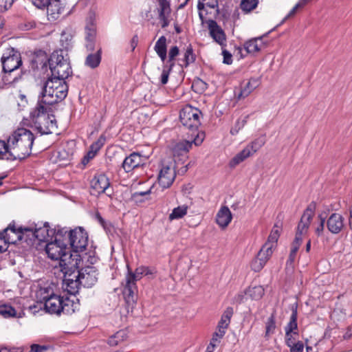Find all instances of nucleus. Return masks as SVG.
Here are the masks:
<instances>
[{
	"label": "nucleus",
	"mask_w": 352,
	"mask_h": 352,
	"mask_svg": "<svg viewBox=\"0 0 352 352\" xmlns=\"http://www.w3.org/2000/svg\"><path fill=\"white\" fill-rule=\"evenodd\" d=\"M68 85L65 80L54 77H48L44 82L38 100L47 105H52L63 100L67 96Z\"/></svg>",
	"instance_id": "1"
},
{
	"label": "nucleus",
	"mask_w": 352,
	"mask_h": 352,
	"mask_svg": "<svg viewBox=\"0 0 352 352\" xmlns=\"http://www.w3.org/2000/svg\"><path fill=\"white\" fill-rule=\"evenodd\" d=\"M34 140V134L24 128L18 129L8 138L11 151L19 157L17 160L25 159L30 155Z\"/></svg>",
	"instance_id": "2"
},
{
	"label": "nucleus",
	"mask_w": 352,
	"mask_h": 352,
	"mask_svg": "<svg viewBox=\"0 0 352 352\" xmlns=\"http://www.w3.org/2000/svg\"><path fill=\"white\" fill-rule=\"evenodd\" d=\"M47 110L44 104L38 102L30 113L32 126L41 135L52 133L57 129L55 116L48 113Z\"/></svg>",
	"instance_id": "3"
},
{
	"label": "nucleus",
	"mask_w": 352,
	"mask_h": 352,
	"mask_svg": "<svg viewBox=\"0 0 352 352\" xmlns=\"http://www.w3.org/2000/svg\"><path fill=\"white\" fill-rule=\"evenodd\" d=\"M45 252L52 260H59L60 266L66 269L76 265V261L73 258L79 256V254H73L69 248L55 240L47 243Z\"/></svg>",
	"instance_id": "4"
},
{
	"label": "nucleus",
	"mask_w": 352,
	"mask_h": 352,
	"mask_svg": "<svg viewBox=\"0 0 352 352\" xmlns=\"http://www.w3.org/2000/svg\"><path fill=\"white\" fill-rule=\"evenodd\" d=\"M315 209L316 205L314 202H311L304 211L297 227L296 234L292 243V249L287 263L292 264L294 261L302 241L301 236L307 232L314 215Z\"/></svg>",
	"instance_id": "5"
},
{
	"label": "nucleus",
	"mask_w": 352,
	"mask_h": 352,
	"mask_svg": "<svg viewBox=\"0 0 352 352\" xmlns=\"http://www.w3.org/2000/svg\"><path fill=\"white\" fill-rule=\"evenodd\" d=\"M49 67L52 75L50 77L65 80L72 73L68 58L63 55V51L54 52L49 58Z\"/></svg>",
	"instance_id": "6"
},
{
	"label": "nucleus",
	"mask_w": 352,
	"mask_h": 352,
	"mask_svg": "<svg viewBox=\"0 0 352 352\" xmlns=\"http://www.w3.org/2000/svg\"><path fill=\"white\" fill-rule=\"evenodd\" d=\"M49 228V223L45 222L43 227H38V224H34L28 226L27 228L20 229L21 241L24 239L28 243H34L36 239L38 241H47L48 238L55 232Z\"/></svg>",
	"instance_id": "7"
},
{
	"label": "nucleus",
	"mask_w": 352,
	"mask_h": 352,
	"mask_svg": "<svg viewBox=\"0 0 352 352\" xmlns=\"http://www.w3.org/2000/svg\"><path fill=\"white\" fill-rule=\"evenodd\" d=\"M69 248L74 253L78 254L83 252L88 245L87 232L82 227H78L69 232Z\"/></svg>",
	"instance_id": "8"
},
{
	"label": "nucleus",
	"mask_w": 352,
	"mask_h": 352,
	"mask_svg": "<svg viewBox=\"0 0 352 352\" xmlns=\"http://www.w3.org/2000/svg\"><path fill=\"white\" fill-rule=\"evenodd\" d=\"M201 111L191 106H186L179 113V119L184 126L193 133L196 132L201 124L199 117Z\"/></svg>",
	"instance_id": "9"
},
{
	"label": "nucleus",
	"mask_w": 352,
	"mask_h": 352,
	"mask_svg": "<svg viewBox=\"0 0 352 352\" xmlns=\"http://www.w3.org/2000/svg\"><path fill=\"white\" fill-rule=\"evenodd\" d=\"M1 62L2 69L5 74H10L16 70L22 65L21 54L14 48H8L3 53Z\"/></svg>",
	"instance_id": "10"
},
{
	"label": "nucleus",
	"mask_w": 352,
	"mask_h": 352,
	"mask_svg": "<svg viewBox=\"0 0 352 352\" xmlns=\"http://www.w3.org/2000/svg\"><path fill=\"white\" fill-rule=\"evenodd\" d=\"M265 144V140L263 138H258L248 144L241 152L237 153L230 161V166H235L243 162L248 157L254 155Z\"/></svg>",
	"instance_id": "11"
},
{
	"label": "nucleus",
	"mask_w": 352,
	"mask_h": 352,
	"mask_svg": "<svg viewBox=\"0 0 352 352\" xmlns=\"http://www.w3.org/2000/svg\"><path fill=\"white\" fill-rule=\"evenodd\" d=\"M202 141V139L198 138V134H197L196 137L192 140H183L177 143L173 149L174 157H181L182 158L178 159V161H182L184 159L188 158V153L192 148V144H194L195 146H198L201 144ZM176 162L177 160L175 159V163H176Z\"/></svg>",
	"instance_id": "12"
},
{
	"label": "nucleus",
	"mask_w": 352,
	"mask_h": 352,
	"mask_svg": "<svg viewBox=\"0 0 352 352\" xmlns=\"http://www.w3.org/2000/svg\"><path fill=\"white\" fill-rule=\"evenodd\" d=\"M175 168V164L173 162H170L168 164H162L158 175V182L163 188H169L173 183L176 177Z\"/></svg>",
	"instance_id": "13"
},
{
	"label": "nucleus",
	"mask_w": 352,
	"mask_h": 352,
	"mask_svg": "<svg viewBox=\"0 0 352 352\" xmlns=\"http://www.w3.org/2000/svg\"><path fill=\"white\" fill-rule=\"evenodd\" d=\"M8 231H10L14 234L15 233L13 225L8 226L2 232H0V253L6 252L8 248L9 244H14L17 241H21V235H18L16 237H13V236H10V234H8ZM16 232L18 234H21L20 230Z\"/></svg>",
	"instance_id": "14"
},
{
	"label": "nucleus",
	"mask_w": 352,
	"mask_h": 352,
	"mask_svg": "<svg viewBox=\"0 0 352 352\" xmlns=\"http://www.w3.org/2000/svg\"><path fill=\"white\" fill-rule=\"evenodd\" d=\"M209 34L212 39L222 47L226 45V35L223 29L218 25L216 21L209 19L207 21Z\"/></svg>",
	"instance_id": "15"
},
{
	"label": "nucleus",
	"mask_w": 352,
	"mask_h": 352,
	"mask_svg": "<svg viewBox=\"0 0 352 352\" xmlns=\"http://www.w3.org/2000/svg\"><path fill=\"white\" fill-rule=\"evenodd\" d=\"M80 280L82 285L85 287H91L98 280V271L94 266L87 265L80 269Z\"/></svg>",
	"instance_id": "16"
},
{
	"label": "nucleus",
	"mask_w": 352,
	"mask_h": 352,
	"mask_svg": "<svg viewBox=\"0 0 352 352\" xmlns=\"http://www.w3.org/2000/svg\"><path fill=\"white\" fill-rule=\"evenodd\" d=\"M122 294L127 305L128 311L129 309H133L137 300V286L135 283L126 279V284L124 287Z\"/></svg>",
	"instance_id": "17"
},
{
	"label": "nucleus",
	"mask_w": 352,
	"mask_h": 352,
	"mask_svg": "<svg viewBox=\"0 0 352 352\" xmlns=\"http://www.w3.org/2000/svg\"><path fill=\"white\" fill-rule=\"evenodd\" d=\"M328 230L332 234L340 233L344 227V217L338 213H333L327 221Z\"/></svg>",
	"instance_id": "18"
},
{
	"label": "nucleus",
	"mask_w": 352,
	"mask_h": 352,
	"mask_svg": "<svg viewBox=\"0 0 352 352\" xmlns=\"http://www.w3.org/2000/svg\"><path fill=\"white\" fill-rule=\"evenodd\" d=\"M110 185L108 177L104 174L94 176L91 182V186L96 193L101 194L106 192Z\"/></svg>",
	"instance_id": "19"
},
{
	"label": "nucleus",
	"mask_w": 352,
	"mask_h": 352,
	"mask_svg": "<svg viewBox=\"0 0 352 352\" xmlns=\"http://www.w3.org/2000/svg\"><path fill=\"white\" fill-rule=\"evenodd\" d=\"M143 164L142 155L138 153H132L122 162V166L126 173H129Z\"/></svg>",
	"instance_id": "20"
},
{
	"label": "nucleus",
	"mask_w": 352,
	"mask_h": 352,
	"mask_svg": "<svg viewBox=\"0 0 352 352\" xmlns=\"http://www.w3.org/2000/svg\"><path fill=\"white\" fill-rule=\"evenodd\" d=\"M45 9L47 19L52 22L58 19L64 10L60 0H52Z\"/></svg>",
	"instance_id": "21"
},
{
	"label": "nucleus",
	"mask_w": 352,
	"mask_h": 352,
	"mask_svg": "<svg viewBox=\"0 0 352 352\" xmlns=\"http://www.w3.org/2000/svg\"><path fill=\"white\" fill-rule=\"evenodd\" d=\"M62 297L56 294H52L45 300V308L50 314H60V306Z\"/></svg>",
	"instance_id": "22"
},
{
	"label": "nucleus",
	"mask_w": 352,
	"mask_h": 352,
	"mask_svg": "<svg viewBox=\"0 0 352 352\" xmlns=\"http://www.w3.org/2000/svg\"><path fill=\"white\" fill-rule=\"evenodd\" d=\"M49 58L47 53L42 50H36L34 52L32 58L31 60V67L33 69H38L39 67L44 68L47 67V63L49 64Z\"/></svg>",
	"instance_id": "23"
},
{
	"label": "nucleus",
	"mask_w": 352,
	"mask_h": 352,
	"mask_svg": "<svg viewBox=\"0 0 352 352\" xmlns=\"http://www.w3.org/2000/svg\"><path fill=\"white\" fill-rule=\"evenodd\" d=\"M73 259H75V261H76V265H74V266H72L71 268L68 269L62 267V271H63L65 274V279H80L81 272L80 267L82 257L79 254V256H75L73 258Z\"/></svg>",
	"instance_id": "24"
},
{
	"label": "nucleus",
	"mask_w": 352,
	"mask_h": 352,
	"mask_svg": "<svg viewBox=\"0 0 352 352\" xmlns=\"http://www.w3.org/2000/svg\"><path fill=\"white\" fill-rule=\"evenodd\" d=\"M232 213L228 206H222L216 216L217 223L221 228H226L232 220Z\"/></svg>",
	"instance_id": "25"
},
{
	"label": "nucleus",
	"mask_w": 352,
	"mask_h": 352,
	"mask_svg": "<svg viewBox=\"0 0 352 352\" xmlns=\"http://www.w3.org/2000/svg\"><path fill=\"white\" fill-rule=\"evenodd\" d=\"M96 30L94 24L87 25L85 28V47L87 51L95 50Z\"/></svg>",
	"instance_id": "26"
},
{
	"label": "nucleus",
	"mask_w": 352,
	"mask_h": 352,
	"mask_svg": "<svg viewBox=\"0 0 352 352\" xmlns=\"http://www.w3.org/2000/svg\"><path fill=\"white\" fill-rule=\"evenodd\" d=\"M297 318V305H296L292 306L289 321L285 327V333H293L294 335H298Z\"/></svg>",
	"instance_id": "27"
},
{
	"label": "nucleus",
	"mask_w": 352,
	"mask_h": 352,
	"mask_svg": "<svg viewBox=\"0 0 352 352\" xmlns=\"http://www.w3.org/2000/svg\"><path fill=\"white\" fill-rule=\"evenodd\" d=\"M17 157H19V155H16L15 153L11 151L8 140L6 142L0 140V160L13 161L17 160Z\"/></svg>",
	"instance_id": "28"
},
{
	"label": "nucleus",
	"mask_w": 352,
	"mask_h": 352,
	"mask_svg": "<svg viewBox=\"0 0 352 352\" xmlns=\"http://www.w3.org/2000/svg\"><path fill=\"white\" fill-rule=\"evenodd\" d=\"M102 59V49L100 47L96 53L89 54L85 59V65L91 69L98 67Z\"/></svg>",
	"instance_id": "29"
},
{
	"label": "nucleus",
	"mask_w": 352,
	"mask_h": 352,
	"mask_svg": "<svg viewBox=\"0 0 352 352\" xmlns=\"http://www.w3.org/2000/svg\"><path fill=\"white\" fill-rule=\"evenodd\" d=\"M263 46L262 37H257L245 42L244 49L248 53L254 54L259 52Z\"/></svg>",
	"instance_id": "30"
},
{
	"label": "nucleus",
	"mask_w": 352,
	"mask_h": 352,
	"mask_svg": "<svg viewBox=\"0 0 352 352\" xmlns=\"http://www.w3.org/2000/svg\"><path fill=\"white\" fill-rule=\"evenodd\" d=\"M258 78H251L249 81L242 87L239 97L245 98L248 96L260 85Z\"/></svg>",
	"instance_id": "31"
},
{
	"label": "nucleus",
	"mask_w": 352,
	"mask_h": 352,
	"mask_svg": "<svg viewBox=\"0 0 352 352\" xmlns=\"http://www.w3.org/2000/svg\"><path fill=\"white\" fill-rule=\"evenodd\" d=\"M233 314V308L231 307H227L221 316V320L218 323L217 328L226 330L230 323V320Z\"/></svg>",
	"instance_id": "32"
},
{
	"label": "nucleus",
	"mask_w": 352,
	"mask_h": 352,
	"mask_svg": "<svg viewBox=\"0 0 352 352\" xmlns=\"http://www.w3.org/2000/svg\"><path fill=\"white\" fill-rule=\"evenodd\" d=\"M196 60V56L193 53V49L191 44L186 47V52L184 54L183 63L180 64L182 67H187L190 64L193 63Z\"/></svg>",
	"instance_id": "33"
},
{
	"label": "nucleus",
	"mask_w": 352,
	"mask_h": 352,
	"mask_svg": "<svg viewBox=\"0 0 352 352\" xmlns=\"http://www.w3.org/2000/svg\"><path fill=\"white\" fill-rule=\"evenodd\" d=\"M126 337L127 333L126 331L120 330L117 331L115 334L109 337L107 343L111 346H117L119 343L126 340Z\"/></svg>",
	"instance_id": "34"
},
{
	"label": "nucleus",
	"mask_w": 352,
	"mask_h": 352,
	"mask_svg": "<svg viewBox=\"0 0 352 352\" xmlns=\"http://www.w3.org/2000/svg\"><path fill=\"white\" fill-rule=\"evenodd\" d=\"M69 230L66 228H59L55 233V241L63 243V245H69Z\"/></svg>",
	"instance_id": "35"
},
{
	"label": "nucleus",
	"mask_w": 352,
	"mask_h": 352,
	"mask_svg": "<svg viewBox=\"0 0 352 352\" xmlns=\"http://www.w3.org/2000/svg\"><path fill=\"white\" fill-rule=\"evenodd\" d=\"M225 333V329L217 328V331H215L212 335V338L210 340V345L207 348V352H212V351L210 350V346L214 348L216 346H217L220 343L221 339L224 336Z\"/></svg>",
	"instance_id": "36"
},
{
	"label": "nucleus",
	"mask_w": 352,
	"mask_h": 352,
	"mask_svg": "<svg viewBox=\"0 0 352 352\" xmlns=\"http://www.w3.org/2000/svg\"><path fill=\"white\" fill-rule=\"evenodd\" d=\"M66 285V289L71 294H75L78 292V288L80 285H82L81 280L75 279H65L64 280Z\"/></svg>",
	"instance_id": "37"
},
{
	"label": "nucleus",
	"mask_w": 352,
	"mask_h": 352,
	"mask_svg": "<svg viewBox=\"0 0 352 352\" xmlns=\"http://www.w3.org/2000/svg\"><path fill=\"white\" fill-rule=\"evenodd\" d=\"M143 275L144 276V266H140L135 269V272H129L126 279L136 283V281L142 278Z\"/></svg>",
	"instance_id": "38"
},
{
	"label": "nucleus",
	"mask_w": 352,
	"mask_h": 352,
	"mask_svg": "<svg viewBox=\"0 0 352 352\" xmlns=\"http://www.w3.org/2000/svg\"><path fill=\"white\" fill-rule=\"evenodd\" d=\"M188 207L186 206H178L175 208L172 212L169 214V219H178L182 218L187 213Z\"/></svg>",
	"instance_id": "39"
},
{
	"label": "nucleus",
	"mask_w": 352,
	"mask_h": 352,
	"mask_svg": "<svg viewBox=\"0 0 352 352\" xmlns=\"http://www.w3.org/2000/svg\"><path fill=\"white\" fill-rule=\"evenodd\" d=\"M248 294L254 300H259L264 294V289L262 286L258 285L250 287L248 289Z\"/></svg>",
	"instance_id": "40"
},
{
	"label": "nucleus",
	"mask_w": 352,
	"mask_h": 352,
	"mask_svg": "<svg viewBox=\"0 0 352 352\" xmlns=\"http://www.w3.org/2000/svg\"><path fill=\"white\" fill-rule=\"evenodd\" d=\"M62 305L60 306V313H63L65 314H69L74 312V309H72L73 301L69 300L68 297L64 298L62 297Z\"/></svg>",
	"instance_id": "41"
},
{
	"label": "nucleus",
	"mask_w": 352,
	"mask_h": 352,
	"mask_svg": "<svg viewBox=\"0 0 352 352\" xmlns=\"http://www.w3.org/2000/svg\"><path fill=\"white\" fill-rule=\"evenodd\" d=\"M249 117L250 116L247 115L243 119H238L234 126H232L230 129V133L233 135H236L239 131L246 124Z\"/></svg>",
	"instance_id": "42"
},
{
	"label": "nucleus",
	"mask_w": 352,
	"mask_h": 352,
	"mask_svg": "<svg viewBox=\"0 0 352 352\" xmlns=\"http://www.w3.org/2000/svg\"><path fill=\"white\" fill-rule=\"evenodd\" d=\"M265 336H268L270 334H272L274 333L276 329V320L275 316L274 314L267 318V322L265 323Z\"/></svg>",
	"instance_id": "43"
},
{
	"label": "nucleus",
	"mask_w": 352,
	"mask_h": 352,
	"mask_svg": "<svg viewBox=\"0 0 352 352\" xmlns=\"http://www.w3.org/2000/svg\"><path fill=\"white\" fill-rule=\"evenodd\" d=\"M16 311L12 306L8 305H0V315L5 318L14 317Z\"/></svg>",
	"instance_id": "44"
},
{
	"label": "nucleus",
	"mask_w": 352,
	"mask_h": 352,
	"mask_svg": "<svg viewBox=\"0 0 352 352\" xmlns=\"http://www.w3.org/2000/svg\"><path fill=\"white\" fill-rule=\"evenodd\" d=\"M159 2V16L168 15L170 13V3L167 0H157Z\"/></svg>",
	"instance_id": "45"
},
{
	"label": "nucleus",
	"mask_w": 352,
	"mask_h": 352,
	"mask_svg": "<svg viewBox=\"0 0 352 352\" xmlns=\"http://www.w3.org/2000/svg\"><path fill=\"white\" fill-rule=\"evenodd\" d=\"M258 3V0H242L240 6L243 11L250 12L256 8Z\"/></svg>",
	"instance_id": "46"
},
{
	"label": "nucleus",
	"mask_w": 352,
	"mask_h": 352,
	"mask_svg": "<svg viewBox=\"0 0 352 352\" xmlns=\"http://www.w3.org/2000/svg\"><path fill=\"white\" fill-rule=\"evenodd\" d=\"M154 49L157 54L167 52L166 38L164 36H162L159 38L155 45Z\"/></svg>",
	"instance_id": "47"
},
{
	"label": "nucleus",
	"mask_w": 352,
	"mask_h": 352,
	"mask_svg": "<svg viewBox=\"0 0 352 352\" xmlns=\"http://www.w3.org/2000/svg\"><path fill=\"white\" fill-rule=\"evenodd\" d=\"M280 233L277 226H274L272 230L267 241L265 243H270L272 246L275 247L276 243L279 238Z\"/></svg>",
	"instance_id": "48"
},
{
	"label": "nucleus",
	"mask_w": 352,
	"mask_h": 352,
	"mask_svg": "<svg viewBox=\"0 0 352 352\" xmlns=\"http://www.w3.org/2000/svg\"><path fill=\"white\" fill-rule=\"evenodd\" d=\"M175 63H173L168 65H164L161 75V82L162 85H166L168 81V77L170 72L173 69Z\"/></svg>",
	"instance_id": "49"
},
{
	"label": "nucleus",
	"mask_w": 352,
	"mask_h": 352,
	"mask_svg": "<svg viewBox=\"0 0 352 352\" xmlns=\"http://www.w3.org/2000/svg\"><path fill=\"white\" fill-rule=\"evenodd\" d=\"M106 140V136L104 134H102L96 142L91 144L90 146L91 149L98 152L104 146Z\"/></svg>",
	"instance_id": "50"
},
{
	"label": "nucleus",
	"mask_w": 352,
	"mask_h": 352,
	"mask_svg": "<svg viewBox=\"0 0 352 352\" xmlns=\"http://www.w3.org/2000/svg\"><path fill=\"white\" fill-rule=\"evenodd\" d=\"M265 265V263H264L263 260H260L256 257L251 263V268L254 272H259L263 268Z\"/></svg>",
	"instance_id": "51"
},
{
	"label": "nucleus",
	"mask_w": 352,
	"mask_h": 352,
	"mask_svg": "<svg viewBox=\"0 0 352 352\" xmlns=\"http://www.w3.org/2000/svg\"><path fill=\"white\" fill-rule=\"evenodd\" d=\"M32 4L40 10H45L52 0H30Z\"/></svg>",
	"instance_id": "52"
},
{
	"label": "nucleus",
	"mask_w": 352,
	"mask_h": 352,
	"mask_svg": "<svg viewBox=\"0 0 352 352\" xmlns=\"http://www.w3.org/2000/svg\"><path fill=\"white\" fill-rule=\"evenodd\" d=\"M304 344L302 341H297L296 343L292 344L289 348L290 352H303Z\"/></svg>",
	"instance_id": "53"
},
{
	"label": "nucleus",
	"mask_w": 352,
	"mask_h": 352,
	"mask_svg": "<svg viewBox=\"0 0 352 352\" xmlns=\"http://www.w3.org/2000/svg\"><path fill=\"white\" fill-rule=\"evenodd\" d=\"M294 336L293 333H285V342L287 347H290L292 344L297 342Z\"/></svg>",
	"instance_id": "54"
},
{
	"label": "nucleus",
	"mask_w": 352,
	"mask_h": 352,
	"mask_svg": "<svg viewBox=\"0 0 352 352\" xmlns=\"http://www.w3.org/2000/svg\"><path fill=\"white\" fill-rule=\"evenodd\" d=\"M13 3L14 0H0V12L8 10Z\"/></svg>",
	"instance_id": "55"
},
{
	"label": "nucleus",
	"mask_w": 352,
	"mask_h": 352,
	"mask_svg": "<svg viewBox=\"0 0 352 352\" xmlns=\"http://www.w3.org/2000/svg\"><path fill=\"white\" fill-rule=\"evenodd\" d=\"M274 248V247L272 246L270 243H265L261 249L263 251V252H265L267 257L270 258L273 253Z\"/></svg>",
	"instance_id": "56"
},
{
	"label": "nucleus",
	"mask_w": 352,
	"mask_h": 352,
	"mask_svg": "<svg viewBox=\"0 0 352 352\" xmlns=\"http://www.w3.org/2000/svg\"><path fill=\"white\" fill-rule=\"evenodd\" d=\"M179 50L177 46L172 47L168 52V58L170 60H175V57L179 54Z\"/></svg>",
	"instance_id": "57"
},
{
	"label": "nucleus",
	"mask_w": 352,
	"mask_h": 352,
	"mask_svg": "<svg viewBox=\"0 0 352 352\" xmlns=\"http://www.w3.org/2000/svg\"><path fill=\"white\" fill-rule=\"evenodd\" d=\"M319 218L320 219V224L318 225V226L316 229V232L318 235H320L322 233V232L324 230V223H325V217H323L322 216V214L319 215Z\"/></svg>",
	"instance_id": "58"
},
{
	"label": "nucleus",
	"mask_w": 352,
	"mask_h": 352,
	"mask_svg": "<svg viewBox=\"0 0 352 352\" xmlns=\"http://www.w3.org/2000/svg\"><path fill=\"white\" fill-rule=\"evenodd\" d=\"M222 54L223 56V63L227 65H230L232 63V54L226 50L222 51Z\"/></svg>",
	"instance_id": "59"
},
{
	"label": "nucleus",
	"mask_w": 352,
	"mask_h": 352,
	"mask_svg": "<svg viewBox=\"0 0 352 352\" xmlns=\"http://www.w3.org/2000/svg\"><path fill=\"white\" fill-rule=\"evenodd\" d=\"M47 350V346L34 344L31 346L30 352H42Z\"/></svg>",
	"instance_id": "60"
},
{
	"label": "nucleus",
	"mask_w": 352,
	"mask_h": 352,
	"mask_svg": "<svg viewBox=\"0 0 352 352\" xmlns=\"http://www.w3.org/2000/svg\"><path fill=\"white\" fill-rule=\"evenodd\" d=\"M144 276H152L156 274L157 271L154 267L144 266Z\"/></svg>",
	"instance_id": "61"
},
{
	"label": "nucleus",
	"mask_w": 352,
	"mask_h": 352,
	"mask_svg": "<svg viewBox=\"0 0 352 352\" xmlns=\"http://www.w3.org/2000/svg\"><path fill=\"white\" fill-rule=\"evenodd\" d=\"M0 352H23V349L20 347L11 349L8 347H2L0 349Z\"/></svg>",
	"instance_id": "62"
},
{
	"label": "nucleus",
	"mask_w": 352,
	"mask_h": 352,
	"mask_svg": "<svg viewBox=\"0 0 352 352\" xmlns=\"http://www.w3.org/2000/svg\"><path fill=\"white\" fill-rule=\"evenodd\" d=\"M298 9H300L298 6H297V4L290 10V12L287 14V15L283 19L282 23L285 22L286 20H287L289 18L294 16Z\"/></svg>",
	"instance_id": "63"
},
{
	"label": "nucleus",
	"mask_w": 352,
	"mask_h": 352,
	"mask_svg": "<svg viewBox=\"0 0 352 352\" xmlns=\"http://www.w3.org/2000/svg\"><path fill=\"white\" fill-rule=\"evenodd\" d=\"M256 258H259L260 260L262 259V261L263 260L264 261V263L266 264L267 261L269 260V257H267L265 252H263V251L261 249L260 251L258 252L257 254V256H256Z\"/></svg>",
	"instance_id": "64"
}]
</instances>
